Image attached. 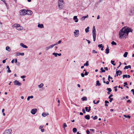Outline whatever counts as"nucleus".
<instances>
[{
    "mask_svg": "<svg viewBox=\"0 0 134 134\" xmlns=\"http://www.w3.org/2000/svg\"><path fill=\"white\" fill-rule=\"evenodd\" d=\"M6 49L7 51L10 52L11 51V49L9 47V46H7L6 48Z\"/></svg>",
    "mask_w": 134,
    "mask_h": 134,
    "instance_id": "obj_21",
    "label": "nucleus"
},
{
    "mask_svg": "<svg viewBox=\"0 0 134 134\" xmlns=\"http://www.w3.org/2000/svg\"><path fill=\"white\" fill-rule=\"evenodd\" d=\"M100 70L101 71H100V72H105V70L103 69V68L102 67L100 68Z\"/></svg>",
    "mask_w": 134,
    "mask_h": 134,
    "instance_id": "obj_25",
    "label": "nucleus"
},
{
    "mask_svg": "<svg viewBox=\"0 0 134 134\" xmlns=\"http://www.w3.org/2000/svg\"><path fill=\"white\" fill-rule=\"evenodd\" d=\"M91 107L90 106L88 107V109L87 111V112H89L91 110Z\"/></svg>",
    "mask_w": 134,
    "mask_h": 134,
    "instance_id": "obj_42",
    "label": "nucleus"
},
{
    "mask_svg": "<svg viewBox=\"0 0 134 134\" xmlns=\"http://www.w3.org/2000/svg\"><path fill=\"white\" fill-rule=\"evenodd\" d=\"M88 73L87 72H85L84 75H88Z\"/></svg>",
    "mask_w": 134,
    "mask_h": 134,
    "instance_id": "obj_58",
    "label": "nucleus"
},
{
    "mask_svg": "<svg viewBox=\"0 0 134 134\" xmlns=\"http://www.w3.org/2000/svg\"><path fill=\"white\" fill-rule=\"evenodd\" d=\"M81 75L82 77H83L85 76V75L83 73H81Z\"/></svg>",
    "mask_w": 134,
    "mask_h": 134,
    "instance_id": "obj_44",
    "label": "nucleus"
},
{
    "mask_svg": "<svg viewBox=\"0 0 134 134\" xmlns=\"http://www.w3.org/2000/svg\"><path fill=\"white\" fill-rule=\"evenodd\" d=\"M107 89V90H108L109 92H111L112 91L111 89L110 88H108Z\"/></svg>",
    "mask_w": 134,
    "mask_h": 134,
    "instance_id": "obj_37",
    "label": "nucleus"
},
{
    "mask_svg": "<svg viewBox=\"0 0 134 134\" xmlns=\"http://www.w3.org/2000/svg\"><path fill=\"white\" fill-rule=\"evenodd\" d=\"M14 83L15 85H18L19 86H20L21 84V82H19L18 81L16 80L14 81Z\"/></svg>",
    "mask_w": 134,
    "mask_h": 134,
    "instance_id": "obj_7",
    "label": "nucleus"
},
{
    "mask_svg": "<svg viewBox=\"0 0 134 134\" xmlns=\"http://www.w3.org/2000/svg\"><path fill=\"white\" fill-rule=\"evenodd\" d=\"M8 72L9 73H10L11 72V71L10 70V68L8 69Z\"/></svg>",
    "mask_w": 134,
    "mask_h": 134,
    "instance_id": "obj_53",
    "label": "nucleus"
},
{
    "mask_svg": "<svg viewBox=\"0 0 134 134\" xmlns=\"http://www.w3.org/2000/svg\"><path fill=\"white\" fill-rule=\"evenodd\" d=\"M128 53L127 52H125L123 56L124 57H127Z\"/></svg>",
    "mask_w": 134,
    "mask_h": 134,
    "instance_id": "obj_23",
    "label": "nucleus"
},
{
    "mask_svg": "<svg viewBox=\"0 0 134 134\" xmlns=\"http://www.w3.org/2000/svg\"><path fill=\"white\" fill-rule=\"evenodd\" d=\"M109 99H110L109 101H110V102H111L113 100V98H109Z\"/></svg>",
    "mask_w": 134,
    "mask_h": 134,
    "instance_id": "obj_45",
    "label": "nucleus"
},
{
    "mask_svg": "<svg viewBox=\"0 0 134 134\" xmlns=\"http://www.w3.org/2000/svg\"><path fill=\"white\" fill-rule=\"evenodd\" d=\"M44 129H41V131L42 132H44Z\"/></svg>",
    "mask_w": 134,
    "mask_h": 134,
    "instance_id": "obj_63",
    "label": "nucleus"
},
{
    "mask_svg": "<svg viewBox=\"0 0 134 134\" xmlns=\"http://www.w3.org/2000/svg\"><path fill=\"white\" fill-rule=\"evenodd\" d=\"M24 55V53H20V52H18L17 53V56H19L20 55H21L22 56H23Z\"/></svg>",
    "mask_w": 134,
    "mask_h": 134,
    "instance_id": "obj_15",
    "label": "nucleus"
},
{
    "mask_svg": "<svg viewBox=\"0 0 134 134\" xmlns=\"http://www.w3.org/2000/svg\"><path fill=\"white\" fill-rule=\"evenodd\" d=\"M133 30L129 27H125L122 29L119 32V36L120 38L125 39L128 35L129 32H132Z\"/></svg>",
    "mask_w": 134,
    "mask_h": 134,
    "instance_id": "obj_1",
    "label": "nucleus"
},
{
    "mask_svg": "<svg viewBox=\"0 0 134 134\" xmlns=\"http://www.w3.org/2000/svg\"><path fill=\"white\" fill-rule=\"evenodd\" d=\"M16 29L18 30H23V28L22 27L20 26L18 27V28H16Z\"/></svg>",
    "mask_w": 134,
    "mask_h": 134,
    "instance_id": "obj_27",
    "label": "nucleus"
},
{
    "mask_svg": "<svg viewBox=\"0 0 134 134\" xmlns=\"http://www.w3.org/2000/svg\"><path fill=\"white\" fill-rule=\"evenodd\" d=\"M89 65V64H88V61H87L86 62V63H85L84 64V66H88Z\"/></svg>",
    "mask_w": 134,
    "mask_h": 134,
    "instance_id": "obj_24",
    "label": "nucleus"
},
{
    "mask_svg": "<svg viewBox=\"0 0 134 134\" xmlns=\"http://www.w3.org/2000/svg\"><path fill=\"white\" fill-rule=\"evenodd\" d=\"M75 31L74 32V35L75 37H77L78 36L79 34V30H75Z\"/></svg>",
    "mask_w": 134,
    "mask_h": 134,
    "instance_id": "obj_10",
    "label": "nucleus"
},
{
    "mask_svg": "<svg viewBox=\"0 0 134 134\" xmlns=\"http://www.w3.org/2000/svg\"><path fill=\"white\" fill-rule=\"evenodd\" d=\"M4 3H5V5L6 6L7 5V3H6L4 1V0H1Z\"/></svg>",
    "mask_w": 134,
    "mask_h": 134,
    "instance_id": "obj_50",
    "label": "nucleus"
},
{
    "mask_svg": "<svg viewBox=\"0 0 134 134\" xmlns=\"http://www.w3.org/2000/svg\"><path fill=\"white\" fill-rule=\"evenodd\" d=\"M86 40L87 41L88 43V44H90V43L91 42L90 40Z\"/></svg>",
    "mask_w": 134,
    "mask_h": 134,
    "instance_id": "obj_62",
    "label": "nucleus"
},
{
    "mask_svg": "<svg viewBox=\"0 0 134 134\" xmlns=\"http://www.w3.org/2000/svg\"><path fill=\"white\" fill-rule=\"evenodd\" d=\"M58 53H53L52 54L53 55H54L55 56V57H57L58 55Z\"/></svg>",
    "mask_w": 134,
    "mask_h": 134,
    "instance_id": "obj_35",
    "label": "nucleus"
},
{
    "mask_svg": "<svg viewBox=\"0 0 134 134\" xmlns=\"http://www.w3.org/2000/svg\"><path fill=\"white\" fill-rule=\"evenodd\" d=\"M63 2H60L58 1V7L60 9H62L63 7Z\"/></svg>",
    "mask_w": 134,
    "mask_h": 134,
    "instance_id": "obj_6",
    "label": "nucleus"
},
{
    "mask_svg": "<svg viewBox=\"0 0 134 134\" xmlns=\"http://www.w3.org/2000/svg\"><path fill=\"white\" fill-rule=\"evenodd\" d=\"M111 62L112 64L113 65H115L116 64L115 63H114L115 62L114 61H113L112 60H111Z\"/></svg>",
    "mask_w": 134,
    "mask_h": 134,
    "instance_id": "obj_32",
    "label": "nucleus"
},
{
    "mask_svg": "<svg viewBox=\"0 0 134 134\" xmlns=\"http://www.w3.org/2000/svg\"><path fill=\"white\" fill-rule=\"evenodd\" d=\"M101 85L100 83L99 80H97L96 81V86H100Z\"/></svg>",
    "mask_w": 134,
    "mask_h": 134,
    "instance_id": "obj_20",
    "label": "nucleus"
},
{
    "mask_svg": "<svg viewBox=\"0 0 134 134\" xmlns=\"http://www.w3.org/2000/svg\"><path fill=\"white\" fill-rule=\"evenodd\" d=\"M131 91L132 92H133V95L134 96V89H132L131 90Z\"/></svg>",
    "mask_w": 134,
    "mask_h": 134,
    "instance_id": "obj_55",
    "label": "nucleus"
},
{
    "mask_svg": "<svg viewBox=\"0 0 134 134\" xmlns=\"http://www.w3.org/2000/svg\"><path fill=\"white\" fill-rule=\"evenodd\" d=\"M89 27H87L85 29V31L86 32H89Z\"/></svg>",
    "mask_w": 134,
    "mask_h": 134,
    "instance_id": "obj_29",
    "label": "nucleus"
},
{
    "mask_svg": "<svg viewBox=\"0 0 134 134\" xmlns=\"http://www.w3.org/2000/svg\"><path fill=\"white\" fill-rule=\"evenodd\" d=\"M122 78L123 79H124L125 78H127V75H124L122 76Z\"/></svg>",
    "mask_w": 134,
    "mask_h": 134,
    "instance_id": "obj_34",
    "label": "nucleus"
},
{
    "mask_svg": "<svg viewBox=\"0 0 134 134\" xmlns=\"http://www.w3.org/2000/svg\"><path fill=\"white\" fill-rule=\"evenodd\" d=\"M51 48L49 46L46 47V50H47Z\"/></svg>",
    "mask_w": 134,
    "mask_h": 134,
    "instance_id": "obj_43",
    "label": "nucleus"
},
{
    "mask_svg": "<svg viewBox=\"0 0 134 134\" xmlns=\"http://www.w3.org/2000/svg\"><path fill=\"white\" fill-rule=\"evenodd\" d=\"M82 112H83L84 113H86V112H85V109H84V108H83L82 109Z\"/></svg>",
    "mask_w": 134,
    "mask_h": 134,
    "instance_id": "obj_46",
    "label": "nucleus"
},
{
    "mask_svg": "<svg viewBox=\"0 0 134 134\" xmlns=\"http://www.w3.org/2000/svg\"><path fill=\"white\" fill-rule=\"evenodd\" d=\"M105 103H106V104L108 103H109V102L107 100H105Z\"/></svg>",
    "mask_w": 134,
    "mask_h": 134,
    "instance_id": "obj_60",
    "label": "nucleus"
},
{
    "mask_svg": "<svg viewBox=\"0 0 134 134\" xmlns=\"http://www.w3.org/2000/svg\"><path fill=\"white\" fill-rule=\"evenodd\" d=\"M104 69L108 71V69L107 67H104Z\"/></svg>",
    "mask_w": 134,
    "mask_h": 134,
    "instance_id": "obj_56",
    "label": "nucleus"
},
{
    "mask_svg": "<svg viewBox=\"0 0 134 134\" xmlns=\"http://www.w3.org/2000/svg\"><path fill=\"white\" fill-rule=\"evenodd\" d=\"M73 19L74 20L75 22L76 23L78 21V20L77 16H74Z\"/></svg>",
    "mask_w": 134,
    "mask_h": 134,
    "instance_id": "obj_11",
    "label": "nucleus"
},
{
    "mask_svg": "<svg viewBox=\"0 0 134 134\" xmlns=\"http://www.w3.org/2000/svg\"><path fill=\"white\" fill-rule=\"evenodd\" d=\"M20 46L21 47H23L24 48H28V47H27V46H26L24 45L23 43H21L20 44Z\"/></svg>",
    "mask_w": 134,
    "mask_h": 134,
    "instance_id": "obj_12",
    "label": "nucleus"
},
{
    "mask_svg": "<svg viewBox=\"0 0 134 134\" xmlns=\"http://www.w3.org/2000/svg\"><path fill=\"white\" fill-rule=\"evenodd\" d=\"M113 95L112 94H111V95H110L109 97H108V98L109 99V98H111V97H112L113 96Z\"/></svg>",
    "mask_w": 134,
    "mask_h": 134,
    "instance_id": "obj_48",
    "label": "nucleus"
},
{
    "mask_svg": "<svg viewBox=\"0 0 134 134\" xmlns=\"http://www.w3.org/2000/svg\"><path fill=\"white\" fill-rule=\"evenodd\" d=\"M26 10L25 9H23L20 11V14L21 15H25L26 14Z\"/></svg>",
    "mask_w": 134,
    "mask_h": 134,
    "instance_id": "obj_2",
    "label": "nucleus"
},
{
    "mask_svg": "<svg viewBox=\"0 0 134 134\" xmlns=\"http://www.w3.org/2000/svg\"><path fill=\"white\" fill-rule=\"evenodd\" d=\"M108 78L109 79H113V78L112 77H111L110 75H109L108 77Z\"/></svg>",
    "mask_w": 134,
    "mask_h": 134,
    "instance_id": "obj_59",
    "label": "nucleus"
},
{
    "mask_svg": "<svg viewBox=\"0 0 134 134\" xmlns=\"http://www.w3.org/2000/svg\"><path fill=\"white\" fill-rule=\"evenodd\" d=\"M85 118L86 119L88 120L90 119V116L88 115H86L85 116Z\"/></svg>",
    "mask_w": 134,
    "mask_h": 134,
    "instance_id": "obj_17",
    "label": "nucleus"
},
{
    "mask_svg": "<svg viewBox=\"0 0 134 134\" xmlns=\"http://www.w3.org/2000/svg\"><path fill=\"white\" fill-rule=\"evenodd\" d=\"M98 117L97 116H95L93 118V119L94 120H95L97 119Z\"/></svg>",
    "mask_w": 134,
    "mask_h": 134,
    "instance_id": "obj_38",
    "label": "nucleus"
},
{
    "mask_svg": "<svg viewBox=\"0 0 134 134\" xmlns=\"http://www.w3.org/2000/svg\"><path fill=\"white\" fill-rule=\"evenodd\" d=\"M124 116L125 117V118H129V119H130V118H131V116H130L129 115H124Z\"/></svg>",
    "mask_w": 134,
    "mask_h": 134,
    "instance_id": "obj_31",
    "label": "nucleus"
},
{
    "mask_svg": "<svg viewBox=\"0 0 134 134\" xmlns=\"http://www.w3.org/2000/svg\"><path fill=\"white\" fill-rule=\"evenodd\" d=\"M111 44L113 45H116L117 43L116 42H115L114 41H113L111 42Z\"/></svg>",
    "mask_w": 134,
    "mask_h": 134,
    "instance_id": "obj_28",
    "label": "nucleus"
},
{
    "mask_svg": "<svg viewBox=\"0 0 134 134\" xmlns=\"http://www.w3.org/2000/svg\"><path fill=\"white\" fill-rule=\"evenodd\" d=\"M7 59H5V60H3V61H2V62L3 63H4L5 62V61H6V60Z\"/></svg>",
    "mask_w": 134,
    "mask_h": 134,
    "instance_id": "obj_52",
    "label": "nucleus"
},
{
    "mask_svg": "<svg viewBox=\"0 0 134 134\" xmlns=\"http://www.w3.org/2000/svg\"><path fill=\"white\" fill-rule=\"evenodd\" d=\"M92 35L93 38V40L94 41H95L96 39V31H95V30H94L92 32Z\"/></svg>",
    "mask_w": 134,
    "mask_h": 134,
    "instance_id": "obj_4",
    "label": "nucleus"
},
{
    "mask_svg": "<svg viewBox=\"0 0 134 134\" xmlns=\"http://www.w3.org/2000/svg\"><path fill=\"white\" fill-rule=\"evenodd\" d=\"M37 111V109H33L31 110V112L32 114L34 115L36 113Z\"/></svg>",
    "mask_w": 134,
    "mask_h": 134,
    "instance_id": "obj_8",
    "label": "nucleus"
},
{
    "mask_svg": "<svg viewBox=\"0 0 134 134\" xmlns=\"http://www.w3.org/2000/svg\"><path fill=\"white\" fill-rule=\"evenodd\" d=\"M14 60L15 63H16L17 62V59L16 58Z\"/></svg>",
    "mask_w": 134,
    "mask_h": 134,
    "instance_id": "obj_57",
    "label": "nucleus"
},
{
    "mask_svg": "<svg viewBox=\"0 0 134 134\" xmlns=\"http://www.w3.org/2000/svg\"><path fill=\"white\" fill-rule=\"evenodd\" d=\"M38 27L42 28L43 27V24H39L38 25Z\"/></svg>",
    "mask_w": 134,
    "mask_h": 134,
    "instance_id": "obj_19",
    "label": "nucleus"
},
{
    "mask_svg": "<svg viewBox=\"0 0 134 134\" xmlns=\"http://www.w3.org/2000/svg\"><path fill=\"white\" fill-rule=\"evenodd\" d=\"M43 86V83H41L40 85H39L38 86L39 88H42Z\"/></svg>",
    "mask_w": 134,
    "mask_h": 134,
    "instance_id": "obj_30",
    "label": "nucleus"
},
{
    "mask_svg": "<svg viewBox=\"0 0 134 134\" xmlns=\"http://www.w3.org/2000/svg\"><path fill=\"white\" fill-rule=\"evenodd\" d=\"M73 132L76 133L77 131V130L76 128H74L72 130Z\"/></svg>",
    "mask_w": 134,
    "mask_h": 134,
    "instance_id": "obj_26",
    "label": "nucleus"
},
{
    "mask_svg": "<svg viewBox=\"0 0 134 134\" xmlns=\"http://www.w3.org/2000/svg\"><path fill=\"white\" fill-rule=\"evenodd\" d=\"M86 133L87 134H89L90 132L88 130H87L86 131Z\"/></svg>",
    "mask_w": 134,
    "mask_h": 134,
    "instance_id": "obj_47",
    "label": "nucleus"
},
{
    "mask_svg": "<svg viewBox=\"0 0 134 134\" xmlns=\"http://www.w3.org/2000/svg\"><path fill=\"white\" fill-rule=\"evenodd\" d=\"M82 101H86L87 100V98L86 97H84L82 98Z\"/></svg>",
    "mask_w": 134,
    "mask_h": 134,
    "instance_id": "obj_22",
    "label": "nucleus"
},
{
    "mask_svg": "<svg viewBox=\"0 0 134 134\" xmlns=\"http://www.w3.org/2000/svg\"><path fill=\"white\" fill-rule=\"evenodd\" d=\"M49 115V113H43L42 114V115L43 117H45L47 115Z\"/></svg>",
    "mask_w": 134,
    "mask_h": 134,
    "instance_id": "obj_13",
    "label": "nucleus"
},
{
    "mask_svg": "<svg viewBox=\"0 0 134 134\" xmlns=\"http://www.w3.org/2000/svg\"><path fill=\"white\" fill-rule=\"evenodd\" d=\"M21 77L23 79L24 78H25L26 77V76L25 75H23L22 76H21Z\"/></svg>",
    "mask_w": 134,
    "mask_h": 134,
    "instance_id": "obj_49",
    "label": "nucleus"
},
{
    "mask_svg": "<svg viewBox=\"0 0 134 134\" xmlns=\"http://www.w3.org/2000/svg\"><path fill=\"white\" fill-rule=\"evenodd\" d=\"M50 46L51 48H52L54 47L53 44L51 45V46Z\"/></svg>",
    "mask_w": 134,
    "mask_h": 134,
    "instance_id": "obj_54",
    "label": "nucleus"
},
{
    "mask_svg": "<svg viewBox=\"0 0 134 134\" xmlns=\"http://www.w3.org/2000/svg\"><path fill=\"white\" fill-rule=\"evenodd\" d=\"M43 125H41V126H40L39 127V129H42L43 128Z\"/></svg>",
    "mask_w": 134,
    "mask_h": 134,
    "instance_id": "obj_41",
    "label": "nucleus"
},
{
    "mask_svg": "<svg viewBox=\"0 0 134 134\" xmlns=\"http://www.w3.org/2000/svg\"><path fill=\"white\" fill-rule=\"evenodd\" d=\"M30 98V96H28L27 98V100L28 101L29 100Z\"/></svg>",
    "mask_w": 134,
    "mask_h": 134,
    "instance_id": "obj_64",
    "label": "nucleus"
},
{
    "mask_svg": "<svg viewBox=\"0 0 134 134\" xmlns=\"http://www.w3.org/2000/svg\"><path fill=\"white\" fill-rule=\"evenodd\" d=\"M26 14H28V15H31L32 13V12L30 10H26Z\"/></svg>",
    "mask_w": 134,
    "mask_h": 134,
    "instance_id": "obj_9",
    "label": "nucleus"
},
{
    "mask_svg": "<svg viewBox=\"0 0 134 134\" xmlns=\"http://www.w3.org/2000/svg\"><path fill=\"white\" fill-rule=\"evenodd\" d=\"M117 70L118 69H117L116 70V75L115 76V77H116V76H118V75L120 76L122 74V71H121L120 70L118 71Z\"/></svg>",
    "mask_w": 134,
    "mask_h": 134,
    "instance_id": "obj_5",
    "label": "nucleus"
},
{
    "mask_svg": "<svg viewBox=\"0 0 134 134\" xmlns=\"http://www.w3.org/2000/svg\"><path fill=\"white\" fill-rule=\"evenodd\" d=\"M106 52L105 53H106L108 54L109 53V47L108 45L107 46V48L106 49Z\"/></svg>",
    "mask_w": 134,
    "mask_h": 134,
    "instance_id": "obj_14",
    "label": "nucleus"
},
{
    "mask_svg": "<svg viewBox=\"0 0 134 134\" xmlns=\"http://www.w3.org/2000/svg\"><path fill=\"white\" fill-rule=\"evenodd\" d=\"M90 130L91 131H92L93 132H94V129H90Z\"/></svg>",
    "mask_w": 134,
    "mask_h": 134,
    "instance_id": "obj_51",
    "label": "nucleus"
},
{
    "mask_svg": "<svg viewBox=\"0 0 134 134\" xmlns=\"http://www.w3.org/2000/svg\"><path fill=\"white\" fill-rule=\"evenodd\" d=\"M103 46H104L102 44H99L98 45V47L99 48H102Z\"/></svg>",
    "mask_w": 134,
    "mask_h": 134,
    "instance_id": "obj_33",
    "label": "nucleus"
},
{
    "mask_svg": "<svg viewBox=\"0 0 134 134\" xmlns=\"http://www.w3.org/2000/svg\"><path fill=\"white\" fill-rule=\"evenodd\" d=\"M129 68L131 69V66L130 65H128V66H125L124 68V69H128Z\"/></svg>",
    "mask_w": 134,
    "mask_h": 134,
    "instance_id": "obj_18",
    "label": "nucleus"
},
{
    "mask_svg": "<svg viewBox=\"0 0 134 134\" xmlns=\"http://www.w3.org/2000/svg\"><path fill=\"white\" fill-rule=\"evenodd\" d=\"M118 87V86H116L114 87V88L115 89L114 90H115V91L116 92L117 91V89L116 88Z\"/></svg>",
    "mask_w": 134,
    "mask_h": 134,
    "instance_id": "obj_39",
    "label": "nucleus"
},
{
    "mask_svg": "<svg viewBox=\"0 0 134 134\" xmlns=\"http://www.w3.org/2000/svg\"><path fill=\"white\" fill-rule=\"evenodd\" d=\"M92 53H97V51H95L94 50H93L92 51Z\"/></svg>",
    "mask_w": 134,
    "mask_h": 134,
    "instance_id": "obj_40",
    "label": "nucleus"
},
{
    "mask_svg": "<svg viewBox=\"0 0 134 134\" xmlns=\"http://www.w3.org/2000/svg\"><path fill=\"white\" fill-rule=\"evenodd\" d=\"M62 42V41L61 40H59L58 42V44H60Z\"/></svg>",
    "mask_w": 134,
    "mask_h": 134,
    "instance_id": "obj_61",
    "label": "nucleus"
},
{
    "mask_svg": "<svg viewBox=\"0 0 134 134\" xmlns=\"http://www.w3.org/2000/svg\"><path fill=\"white\" fill-rule=\"evenodd\" d=\"M12 132V130L9 129L5 130L3 134H10Z\"/></svg>",
    "mask_w": 134,
    "mask_h": 134,
    "instance_id": "obj_3",
    "label": "nucleus"
},
{
    "mask_svg": "<svg viewBox=\"0 0 134 134\" xmlns=\"http://www.w3.org/2000/svg\"><path fill=\"white\" fill-rule=\"evenodd\" d=\"M67 125L65 123H64L63 124V128L64 129L65 128V127H66Z\"/></svg>",
    "mask_w": 134,
    "mask_h": 134,
    "instance_id": "obj_36",
    "label": "nucleus"
},
{
    "mask_svg": "<svg viewBox=\"0 0 134 134\" xmlns=\"http://www.w3.org/2000/svg\"><path fill=\"white\" fill-rule=\"evenodd\" d=\"M88 15H87V16H82L81 19L82 20H84L85 19V18H88Z\"/></svg>",
    "mask_w": 134,
    "mask_h": 134,
    "instance_id": "obj_16",
    "label": "nucleus"
}]
</instances>
